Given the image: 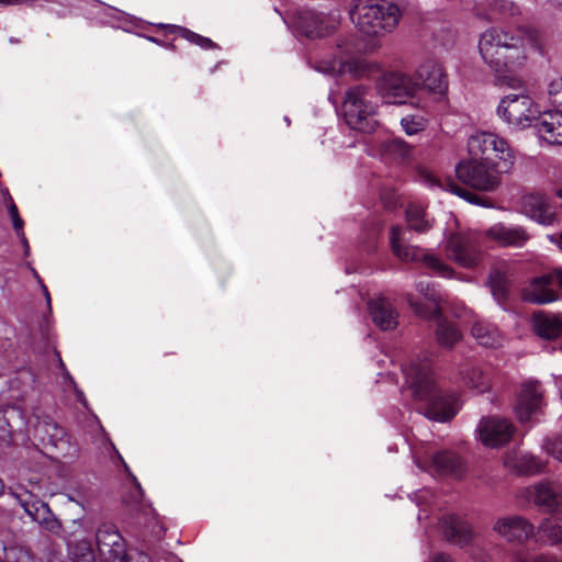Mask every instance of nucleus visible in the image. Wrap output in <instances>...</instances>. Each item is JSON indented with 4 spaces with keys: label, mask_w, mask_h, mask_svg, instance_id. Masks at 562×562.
<instances>
[{
    "label": "nucleus",
    "mask_w": 562,
    "mask_h": 562,
    "mask_svg": "<svg viewBox=\"0 0 562 562\" xmlns=\"http://www.w3.org/2000/svg\"><path fill=\"white\" fill-rule=\"evenodd\" d=\"M479 49L484 61L498 76L512 72L524 65L526 45L520 30L509 31L502 27L486 30L480 38Z\"/></svg>",
    "instance_id": "f257e3e1"
},
{
    "label": "nucleus",
    "mask_w": 562,
    "mask_h": 562,
    "mask_svg": "<svg viewBox=\"0 0 562 562\" xmlns=\"http://www.w3.org/2000/svg\"><path fill=\"white\" fill-rule=\"evenodd\" d=\"M404 373L415 398L429 403L426 409L428 418L447 422L456 415V397L453 395H441L437 392L431 376V367L426 358L411 360L404 369Z\"/></svg>",
    "instance_id": "f03ea898"
},
{
    "label": "nucleus",
    "mask_w": 562,
    "mask_h": 562,
    "mask_svg": "<svg viewBox=\"0 0 562 562\" xmlns=\"http://www.w3.org/2000/svg\"><path fill=\"white\" fill-rule=\"evenodd\" d=\"M350 16L361 33L379 36L396 26L400 10L386 0H355Z\"/></svg>",
    "instance_id": "7ed1b4c3"
},
{
    "label": "nucleus",
    "mask_w": 562,
    "mask_h": 562,
    "mask_svg": "<svg viewBox=\"0 0 562 562\" xmlns=\"http://www.w3.org/2000/svg\"><path fill=\"white\" fill-rule=\"evenodd\" d=\"M501 87H508L520 90V93H513L504 97L498 105V114L510 125L525 128L531 125L537 119V109L531 98L525 93L524 82L515 75L497 76Z\"/></svg>",
    "instance_id": "20e7f679"
},
{
    "label": "nucleus",
    "mask_w": 562,
    "mask_h": 562,
    "mask_svg": "<svg viewBox=\"0 0 562 562\" xmlns=\"http://www.w3.org/2000/svg\"><path fill=\"white\" fill-rule=\"evenodd\" d=\"M363 86L349 88L344 98L341 111L346 123L356 131L372 133L378 126L375 109Z\"/></svg>",
    "instance_id": "39448f33"
},
{
    "label": "nucleus",
    "mask_w": 562,
    "mask_h": 562,
    "mask_svg": "<svg viewBox=\"0 0 562 562\" xmlns=\"http://www.w3.org/2000/svg\"><path fill=\"white\" fill-rule=\"evenodd\" d=\"M502 171L501 162L480 160L472 157L469 160L461 161L456 167L457 178L472 189L492 192L496 190L501 182Z\"/></svg>",
    "instance_id": "423d86ee"
},
{
    "label": "nucleus",
    "mask_w": 562,
    "mask_h": 562,
    "mask_svg": "<svg viewBox=\"0 0 562 562\" xmlns=\"http://www.w3.org/2000/svg\"><path fill=\"white\" fill-rule=\"evenodd\" d=\"M468 150L471 157L480 160L498 159L504 172H510L515 164V155L507 140L493 133L481 132L472 135L468 140Z\"/></svg>",
    "instance_id": "0eeeda50"
},
{
    "label": "nucleus",
    "mask_w": 562,
    "mask_h": 562,
    "mask_svg": "<svg viewBox=\"0 0 562 562\" xmlns=\"http://www.w3.org/2000/svg\"><path fill=\"white\" fill-rule=\"evenodd\" d=\"M402 233L403 231L400 226L391 227L390 243L392 251L398 259L406 262L423 261L427 267L442 276H449L451 273V268L443 263L439 258L429 255L419 247L402 243Z\"/></svg>",
    "instance_id": "6e6552de"
},
{
    "label": "nucleus",
    "mask_w": 562,
    "mask_h": 562,
    "mask_svg": "<svg viewBox=\"0 0 562 562\" xmlns=\"http://www.w3.org/2000/svg\"><path fill=\"white\" fill-rule=\"evenodd\" d=\"M379 93L386 103L402 104L419 89V83L401 72H389L378 83Z\"/></svg>",
    "instance_id": "1a4fd4ad"
},
{
    "label": "nucleus",
    "mask_w": 562,
    "mask_h": 562,
    "mask_svg": "<svg viewBox=\"0 0 562 562\" xmlns=\"http://www.w3.org/2000/svg\"><path fill=\"white\" fill-rule=\"evenodd\" d=\"M477 434L479 439L483 445L496 448L510 440L514 434V426L507 419L502 417H484L479 423Z\"/></svg>",
    "instance_id": "9d476101"
},
{
    "label": "nucleus",
    "mask_w": 562,
    "mask_h": 562,
    "mask_svg": "<svg viewBox=\"0 0 562 562\" xmlns=\"http://www.w3.org/2000/svg\"><path fill=\"white\" fill-rule=\"evenodd\" d=\"M448 257L464 268L473 267L479 261V250L473 235L456 233L452 234L446 246Z\"/></svg>",
    "instance_id": "9b49d317"
},
{
    "label": "nucleus",
    "mask_w": 562,
    "mask_h": 562,
    "mask_svg": "<svg viewBox=\"0 0 562 562\" xmlns=\"http://www.w3.org/2000/svg\"><path fill=\"white\" fill-rule=\"evenodd\" d=\"M34 437L48 452L65 453L69 449L65 430L50 418L37 420L34 427Z\"/></svg>",
    "instance_id": "f8f14e48"
},
{
    "label": "nucleus",
    "mask_w": 562,
    "mask_h": 562,
    "mask_svg": "<svg viewBox=\"0 0 562 562\" xmlns=\"http://www.w3.org/2000/svg\"><path fill=\"white\" fill-rule=\"evenodd\" d=\"M520 211L541 225H552L557 221V213L550 204L548 196L541 192H529L520 199Z\"/></svg>",
    "instance_id": "ddd939ff"
},
{
    "label": "nucleus",
    "mask_w": 562,
    "mask_h": 562,
    "mask_svg": "<svg viewBox=\"0 0 562 562\" xmlns=\"http://www.w3.org/2000/svg\"><path fill=\"white\" fill-rule=\"evenodd\" d=\"M542 402L543 394L540 382L527 381L522 383L515 405L518 419L521 423L530 420L532 415L540 409Z\"/></svg>",
    "instance_id": "4468645a"
},
{
    "label": "nucleus",
    "mask_w": 562,
    "mask_h": 562,
    "mask_svg": "<svg viewBox=\"0 0 562 562\" xmlns=\"http://www.w3.org/2000/svg\"><path fill=\"white\" fill-rule=\"evenodd\" d=\"M493 530L508 542L521 543L533 535V526L521 516L498 518Z\"/></svg>",
    "instance_id": "2eb2a0df"
},
{
    "label": "nucleus",
    "mask_w": 562,
    "mask_h": 562,
    "mask_svg": "<svg viewBox=\"0 0 562 562\" xmlns=\"http://www.w3.org/2000/svg\"><path fill=\"white\" fill-rule=\"evenodd\" d=\"M443 538L456 546L465 547L473 539L472 526L458 515H448L439 521Z\"/></svg>",
    "instance_id": "dca6fc26"
},
{
    "label": "nucleus",
    "mask_w": 562,
    "mask_h": 562,
    "mask_svg": "<svg viewBox=\"0 0 562 562\" xmlns=\"http://www.w3.org/2000/svg\"><path fill=\"white\" fill-rule=\"evenodd\" d=\"M417 291L428 301V305H424L413 300L412 294H406L405 299L416 315L419 317L431 319L441 315V296L429 282H419Z\"/></svg>",
    "instance_id": "f3484780"
},
{
    "label": "nucleus",
    "mask_w": 562,
    "mask_h": 562,
    "mask_svg": "<svg viewBox=\"0 0 562 562\" xmlns=\"http://www.w3.org/2000/svg\"><path fill=\"white\" fill-rule=\"evenodd\" d=\"M485 236L502 247H522L530 238V235L524 227H510L502 223L486 229Z\"/></svg>",
    "instance_id": "a211bd4d"
},
{
    "label": "nucleus",
    "mask_w": 562,
    "mask_h": 562,
    "mask_svg": "<svg viewBox=\"0 0 562 562\" xmlns=\"http://www.w3.org/2000/svg\"><path fill=\"white\" fill-rule=\"evenodd\" d=\"M524 301L533 304H547L558 300V294L552 285V278L543 274L531 280L522 290Z\"/></svg>",
    "instance_id": "6ab92c4d"
},
{
    "label": "nucleus",
    "mask_w": 562,
    "mask_h": 562,
    "mask_svg": "<svg viewBox=\"0 0 562 562\" xmlns=\"http://www.w3.org/2000/svg\"><path fill=\"white\" fill-rule=\"evenodd\" d=\"M417 82L419 88L427 89L430 92L442 94L448 88L446 74L441 65L437 63H426L417 70Z\"/></svg>",
    "instance_id": "aec40b11"
},
{
    "label": "nucleus",
    "mask_w": 562,
    "mask_h": 562,
    "mask_svg": "<svg viewBox=\"0 0 562 562\" xmlns=\"http://www.w3.org/2000/svg\"><path fill=\"white\" fill-rule=\"evenodd\" d=\"M536 120V127L543 140L551 145H562V111H547Z\"/></svg>",
    "instance_id": "412c9836"
},
{
    "label": "nucleus",
    "mask_w": 562,
    "mask_h": 562,
    "mask_svg": "<svg viewBox=\"0 0 562 562\" xmlns=\"http://www.w3.org/2000/svg\"><path fill=\"white\" fill-rule=\"evenodd\" d=\"M294 27L297 32L310 38L323 37L329 33L328 26L314 11L300 10L294 14Z\"/></svg>",
    "instance_id": "4be33fe9"
},
{
    "label": "nucleus",
    "mask_w": 562,
    "mask_h": 562,
    "mask_svg": "<svg viewBox=\"0 0 562 562\" xmlns=\"http://www.w3.org/2000/svg\"><path fill=\"white\" fill-rule=\"evenodd\" d=\"M512 276V266L506 261L496 263L490 271L487 283L499 303L505 302L509 295Z\"/></svg>",
    "instance_id": "5701e85b"
},
{
    "label": "nucleus",
    "mask_w": 562,
    "mask_h": 562,
    "mask_svg": "<svg viewBox=\"0 0 562 562\" xmlns=\"http://www.w3.org/2000/svg\"><path fill=\"white\" fill-rule=\"evenodd\" d=\"M373 323L382 330L395 329L398 322L397 312L385 297H378L368 303Z\"/></svg>",
    "instance_id": "b1692460"
},
{
    "label": "nucleus",
    "mask_w": 562,
    "mask_h": 562,
    "mask_svg": "<svg viewBox=\"0 0 562 562\" xmlns=\"http://www.w3.org/2000/svg\"><path fill=\"white\" fill-rule=\"evenodd\" d=\"M535 503L549 512L562 513V483L541 482L535 485Z\"/></svg>",
    "instance_id": "393cba45"
},
{
    "label": "nucleus",
    "mask_w": 562,
    "mask_h": 562,
    "mask_svg": "<svg viewBox=\"0 0 562 562\" xmlns=\"http://www.w3.org/2000/svg\"><path fill=\"white\" fill-rule=\"evenodd\" d=\"M431 464L435 471L441 476L460 479L464 472L461 458L450 450L436 452L431 458Z\"/></svg>",
    "instance_id": "a878e982"
},
{
    "label": "nucleus",
    "mask_w": 562,
    "mask_h": 562,
    "mask_svg": "<svg viewBox=\"0 0 562 562\" xmlns=\"http://www.w3.org/2000/svg\"><path fill=\"white\" fill-rule=\"evenodd\" d=\"M504 464L507 469L519 475H532L544 469V463L538 458L519 452H509L505 456Z\"/></svg>",
    "instance_id": "bb28decb"
},
{
    "label": "nucleus",
    "mask_w": 562,
    "mask_h": 562,
    "mask_svg": "<svg viewBox=\"0 0 562 562\" xmlns=\"http://www.w3.org/2000/svg\"><path fill=\"white\" fill-rule=\"evenodd\" d=\"M108 546L111 547L108 551V562H150L147 554L128 553L125 541L117 531L108 530Z\"/></svg>",
    "instance_id": "cd10ccee"
},
{
    "label": "nucleus",
    "mask_w": 562,
    "mask_h": 562,
    "mask_svg": "<svg viewBox=\"0 0 562 562\" xmlns=\"http://www.w3.org/2000/svg\"><path fill=\"white\" fill-rule=\"evenodd\" d=\"M532 323L536 334L548 340L555 339L562 329V319L559 316L542 311L533 314Z\"/></svg>",
    "instance_id": "c85d7f7f"
},
{
    "label": "nucleus",
    "mask_w": 562,
    "mask_h": 562,
    "mask_svg": "<svg viewBox=\"0 0 562 562\" xmlns=\"http://www.w3.org/2000/svg\"><path fill=\"white\" fill-rule=\"evenodd\" d=\"M435 319L437 321L435 335L438 345L446 349H452L462 338V334L458 325L443 318L442 314Z\"/></svg>",
    "instance_id": "c756f323"
},
{
    "label": "nucleus",
    "mask_w": 562,
    "mask_h": 562,
    "mask_svg": "<svg viewBox=\"0 0 562 562\" xmlns=\"http://www.w3.org/2000/svg\"><path fill=\"white\" fill-rule=\"evenodd\" d=\"M472 337L483 347L498 348L503 344L502 334L492 325L483 322H475L471 328Z\"/></svg>",
    "instance_id": "7c9ffc66"
},
{
    "label": "nucleus",
    "mask_w": 562,
    "mask_h": 562,
    "mask_svg": "<svg viewBox=\"0 0 562 562\" xmlns=\"http://www.w3.org/2000/svg\"><path fill=\"white\" fill-rule=\"evenodd\" d=\"M406 222L411 229L424 233L430 228V223L425 218V210L416 204H409L406 210Z\"/></svg>",
    "instance_id": "2f4dec72"
},
{
    "label": "nucleus",
    "mask_w": 562,
    "mask_h": 562,
    "mask_svg": "<svg viewBox=\"0 0 562 562\" xmlns=\"http://www.w3.org/2000/svg\"><path fill=\"white\" fill-rule=\"evenodd\" d=\"M542 536L551 544L562 543V518H546L539 527Z\"/></svg>",
    "instance_id": "473e14b6"
},
{
    "label": "nucleus",
    "mask_w": 562,
    "mask_h": 562,
    "mask_svg": "<svg viewBox=\"0 0 562 562\" xmlns=\"http://www.w3.org/2000/svg\"><path fill=\"white\" fill-rule=\"evenodd\" d=\"M493 19L506 21L520 14L519 8L509 0H494L490 5Z\"/></svg>",
    "instance_id": "72a5a7b5"
},
{
    "label": "nucleus",
    "mask_w": 562,
    "mask_h": 562,
    "mask_svg": "<svg viewBox=\"0 0 562 562\" xmlns=\"http://www.w3.org/2000/svg\"><path fill=\"white\" fill-rule=\"evenodd\" d=\"M464 383L483 393L490 389V382L487 376L479 368H471L462 372Z\"/></svg>",
    "instance_id": "f704fd0d"
},
{
    "label": "nucleus",
    "mask_w": 562,
    "mask_h": 562,
    "mask_svg": "<svg viewBox=\"0 0 562 562\" xmlns=\"http://www.w3.org/2000/svg\"><path fill=\"white\" fill-rule=\"evenodd\" d=\"M449 187L453 193L458 194L459 196L463 198L464 200L469 201L472 204L482 205L486 207L492 206L491 199L486 196L477 195L476 193H473L468 189L461 188L460 186L453 182L449 183Z\"/></svg>",
    "instance_id": "c9c22d12"
},
{
    "label": "nucleus",
    "mask_w": 562,
    "mask_h": 562,
    "mask_svg": "<svg viewBox=\"0 0 562 562\" xmlns=\"http://www.w3.org/2000/svg\"><path fill=\"white\" fill-rule=\"evenodd\" d=\"M9 494L19 502L23 509L32 507L34 502L40 499L36 494L22 485H19L15 488L10 487Z\"/></svg>",
    "instance_id": "e433bc0d"
},
{
    "label": "nucleus",
    "mask_w": 562,
    "mask_h": 562,
    "mask_svg": "<svg viewBox=\"0 0 562 562\" xmlns=\"http://www.w3.org/2000/svg\"><path fill=\"white\" fill-rule=\"evenodd\" d=\"M40 526H42L44 529H46L49 532L58 533L61 525L57 520V518L54 516L53 512L50 510L49 506H47V513H43L36 518L35 520Z\"/></svg>",
    "instance_id": "4c0bfd02"
},
{
    "label": "nucleus",
    "mask_w": 562,
    "mask_h": 562,
    "mask_svg": "<svg viewBox=\"0 0 562 562\" xmlns=\"http://www.w3.org/2000/svg\"><path fill=\"white\" fill-rule=\"evenodd\" d=\"M180 34L189 42L201 46L202 48L211 49L216 48L217 45L210 38L199 35L190 30L181 29Z\"/></svg>",
    "instance_id": "58836bf2"
},
{
    "label": "nucleus",
    "mask_w": 562,
    "mask_h": 562,
    "mask_svg": "<svg viewBox=\"0 0 562 562\" xmlns=\"http://www.w3.org/2000/svg\"><path fill=\"white\" fill-rule=\"evenodd\" d=\"M543 448L549 456L562 462V437L546 439Z\"/></svg>",
    "instance_id": "ea45409f"
},
{
    "label": "nucleus",
    "mask_w": 562,
    "mask_h": 562,
    "mask_svg": "<svg viewBox=\"0 0 562 562\" xmlns=\"http://www.w3.org/2000/svg\"><path fill=\"white\" fill-rule=\"evenodd\" d=\"M548 92L553 103L558 104V100H562V77L555 78L549 83Z\"/></svg>",
    "instance_id": "a19ab883"
},
{
    "label": "nucleus",
    "mask_w": 562,
    "mask_h": 562,
    "mask_svg": "<svg viewBox=\"0 0 562 562\" xmlns=\"http://www.w3.org/2000/svg\"><path fill=\"white\" fill-rule=\"evenodd\" d=\"M9 214L12 220L13 228L18 235H23V220L19 215L18 207L14 203L9 205Z\"/></svg>",
    "instance_id": "79ce46f5"
},
{
    "label": "nucleus",
    "mask_w": 562,
    "mask_h": 562,
    "mask_svg": "<svg viewBox=\"0 0 562 562\" xmlns=\"http://www.w3.org/2000/svg\"><path fill=\"white\" fill-rule=\"evenodd\" d=\"M401 124L408 135L416 134L417 132L423 131L424 128V124L422 121H414L409 117L402 119Z\"/></svg>",
    "instance_id": "37998d69"
},
{
    "label": "nucleus",
    "mask_w": 562,
    "mask_h": 562,
    "mask_svg": "<svg viewBox=\"0 0 562 562\" xmlns=\"http://www.w3.org/2000/svg\"><path fill=\"white\" fill-rule=\"evenodd\" d=\"M47 504L42 502L41 499L34 502L33 506L30 507V508H24V512L35 521L36 518H38V516L41 514H45L47 513Z\"/></svg>",
    "instance_id": "c03bdc74"
},
{
    "label": "nucleus",
    "mask_w": 562,
    "mask_h": 562,
    "mask_svg": "<svg viewBox=\"0 0 562 562\" xmlns=\"http://www.w3.org/2000/svg\"><path fill=\"white\" fill-rule=\"evenodd\" d=\"M132 479L135 484V492H136V496L134 497V501H133L134 502L133 507L138 512V510L144 509V506L142 504L144 493H143V490H142L139 483L137 482L136 477L132 476Z\"/></svg>",
    "instance_id": "a18cd8bd"
},
{
    "label": "nucleus",
    "mask_w": 562,
    "mask_h": 562,
    "mask_svg": "<svg viewBox=\"0 0 562 562\" xmlns=\"http://www.w3.org/2000/svg\"><path fill=\"white\" fill-rule=\"evenodd\" d=\"M547 276H550L552 278V285L554 286L558 284L562 288V270H555L552 273H548Z\"/></svg>",
    "instance_id": "49530a36"
},
{
    "label": "nucleus",
    "mask_w": 562,
    "mask_h": 562,
    "mask_svg": "<svg viewBox=\"0 0 562 562\" xmlns=\"http://www.w3.org/2000/svg\"><path fill=\"white\" fill-rule=\"evenodd\" d=\"M429 562H453L451 557L446 553L435 554Z\"/></svg>",
    "instance_id": "de8ad7c7"
},
{
    "label": "nucleus",
    "mask_w": 562,
    "mask_h": 562,
    "mask_svg": "<svg viewBox=\"0 0 562 562\" xmlns=\"http://www.w3.org/2000/svg\"><path fill=\"white\" fill-rule=\"evenodd\" d=\"M533 562H562V560L554 557L539 555L535 558Z\"/></svg>",
    "instance_id": "09e8293b"
},
{
    "label": "nucleus",
    "mask_w": 562,
    "mask_h": 562,
    "mask_svg": "<svg viewBox=\"0 0 562 562\" xmlns=\"http://www.w3.org/2000/svg\"><path fill=\"white\" fill-rule=\"evenodd\" d=\"M42 285V290L44 292V295H45V299H46V302L48 305H50V295H49V292H48V289L46 285H44L43 283L41 284Z\"/></svg>",
    "instance_id": "8fccbe9b"
},
{
    "label": "nucleus",
    "mask_w": 562,
    "mask_h": 562,
    "mask_svg": "<svg viewBox=\"0 0 562 562\" xmlns=\"http://www.w3.org/2000/svg\"><path fill=\"white\" fill-rule=\"evenodd\" d=\"M42 285V290L44 292V295H45V299H46V302L48 305H50V295H49V292H48V289L46 285H44L43 283L41 284Z\"/></svg>",
    "instance_id": "3c124183"
},
{
    "label": "nucleus",
    "mask_w": 562,
    "mask_h": 562,
    "mask_svg": "<svg viewBox=\"0 0 562 562\" xmlns=\"http://www.w3.org/2000/svg\"><path fill=\"white\" fill-rule=\"evenodd\" d=\"M18 236L21 238V240L23 243V246H25V248L27 250L29 249V244H27V239H26L25 235L23 234V235H18Z\"/></svg>",
    "instance_id": "603ef678"
},
{
    "label": "nucleus",
    "mask_w": 562,
    "mask_h": 562,
    "mask_svg": "<svg viewBox=\"0 0 562 562\" xmlns=\"http://www.w3.org/2000/svg\"><path fill=\"white\" fill-rule=\"evenodd\" d=\"M16 0H0V3H4V4H11V3H14Z\"/></svg>",
    "instance_id": "864d4df0"
},
{
    "label": "nucleus",
    "mask_w": 562,
    "mask_h": 562,
    "mask_svg": "<svg viewBox=\"0 0 562 562\" xmlns=\"http://www.w3.org/2000/svg\"><path fill=\"white\" fill-rule=\"evenodd\" d=\"M319 69L323 70V71H330V70H335V67L331 65V66L326 67V68H321L319 67Z\"/></svg>",
    "instance_id": "5fc2aeb1"
},
{
    "label": "nucleus",
    "mask_w": 562,
    "mask_h": 562,
    "mask_svg": "<svg viewBox=\"0 0 562 562\" xmlns=\"http://www.w3.org/2000/svg\"><path fill=\"white\" fill-rule=\"evenodd\" d=\"M3 491H4V484H3V482L0 480V496L3 494Z\"/></svg>",
    "instance_id": "6e6d98bb"
},
{
    "label": "nucleus",
    "mask_w": 562,
    "mask_h": 562,
    "mask_svg": "<svg viewBox=\"0 0 562 562\" xmlns=\"http://www.w3.org/2000/svg\"><path fill=\"white\" fill-rule=\"evenodd\" d=\"M58 358H60V357L58 356ZM59 364H60V367L65 370V366H64V362H63V360H61V359H59Z\"/></svg>",
    "instance_id": "4d7b16f0"
},
{
    "label": "nucleus",
    "mask_w": 562,
    "mask_h": 562,
    "mask_svg": "<svg viewBox=\"0 0 562 562\" xmlns=\"http://www.w3.org/2000/svg\"><path fill=\"white\" fill-rule=\"evenodd\" d=\"M558 105L562 106V100H558Z\"/></svg>",
    "instance_id": "13d9d810"
}]
</instances>
